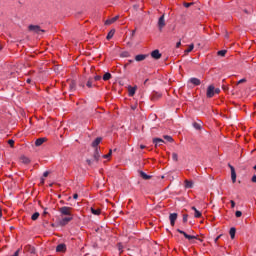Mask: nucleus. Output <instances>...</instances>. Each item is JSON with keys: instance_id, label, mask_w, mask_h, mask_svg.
I'll return each instance as SVG.
<instances>
[{"instance_id": "1", "label": "nucleus", "mask_w": 256, "mask_h": 256, "mask_svg": "<svg viewBox=\"0 0 256 256\" xmlns=\"http://www.w3.org/2000/svg\"><path fill=\"white\" fill-rule=\"evenodd\" d=\"M28 31L33 33V35H43V33H45V30L41 29L39 25H29Z\"/></svg>"}, {"instance_id": "2", "label": "nucleus", "mask_w": 256, "mask_h": 256, "mask_svg": "<svg viewBox=\"0 0 256 256\" xmlns=\"http://www.w3.org/2000/svg\"><path fill=\"white\" fill-rule=\"evenodd\" d=\"M58 211H59L61 217H63V216H66V217L73 216V214L71 213V211H73V208H71V207L64 206V207L59 208Z\"/></svg>"}, {"instance_id": "3", "label": "nucleus", "mask_w": 256, "mask_h": 256, "mask_svg": "<svg viewBox=\"0 0 256 256\" xmlns=\"http://www.w3.org/2000/svg\"><path fill=\"white\" fill-rule=\"evenodd\" d=\"M206 97L208 99H211L212 97H215V86L209 85L206 92Z\"/></svg>"}, {"instance_id": "4", "label": "nucleus", "mask_w": 256, "mask_h": 256, "mask_svg": "<svg viewBox=\"0 0 256 256\" xmlns=\"http://www.w3.org/2000/svg\"><path fill=\"white\" fill-rule=\"evenodd\" d=\"M177 232L180 233L181 235H183L185 237V239H188V241L197 239V236L189 235V234H187V232H185L181 229H177Z\"/></svg>"}, {"instance_id": "5", "label": "nucleus", "mask_w": 256, "mask_h": 256, "mask_svg": "<svg viewBox=\"0 0 256 256\" xmlns=\"http://www.w3.org/2000/svg\"><path fill=\"white\" fill-rule=\"evenodd\" d=\"M165 14H163L159 19H158V29L159 31L163 30V27H165Z\"/></svg>"}, {"instance_id": "6", "label": "nucleus", "mask_w": 256, "mask_h": 256, "mask_svg": "<svg viewBox=\"0 0 256 256\" xmlns=\"http://www.w3.org/2000/svg\"><path fill=\"white\" fill-rule=\"evenodd\" d=\"M70 221H73V216H66V217H64V218H62V219L60 220V225H61L62 227H65V225H67L68 223H70Z\"/></svg>"}, {"instance_id": "7", "label": "nucleus", "mask_w": 256, "mask_h": 256, "mask_svg": "<svg viewBox=\"0 0 256 256\" xmlns=\"http://www.w3.org/2000/svg\"><path fill=\"white\" fill-rule=\"evenodd\" d=\"M178 214L177 213H171L169 215L170 224L172 227H175V222L177 221Z\"/></svg>"}, {"instance_id": "8", "label": "nucleus", "mask_w": 256, "mask_h": 256, "mask_svg": "<svg viewBox=\"0 0 256 256\" xmlns=\"http://www.w3.org/2000/svg\"><path fill=\"white\" fill-rule=\"evenodd\" d=\"M188 83H191L195 87H198V85H201V80L199 78L193 77L188 80Z\"/></svg>"}, {"instance_id": "9", "label": "nucleus", "mask_w": 256, "mask_h": 256, "mask_svg": "<svg viewBox=\"0 0 256 256\" xmlns=\"http://www.w3.org/2000/svg\"><path fill=\"white\" fill-rule=\"evenodd\" d=\"M162 94L159 92H152L151 94V101H159V99H161Z\"/></svg>"}, {"instance_id": "10", "label": "nucleus", "mask_w": 256, "mask_h": 256, "mask_svg": "<svg viewBox=\"0 0 256 256\" xmlns=\"http://www.w3.org/2000/svg\"><path fill=\"white\" fill-rule=\"evenodd\" d=\"M230 169H231V179H232V183H235L237 181V173H235V167L229 165Z\"/></svg>"}, {"instance_id": "11", "label": "nucleus", "mask_w": 256, "mask_h": 256, "mask_svg": "<svg viewBox=\"0 0 256 256\" xmlns=\"http://www.w3.org/2000/svg\"><path fill=\"white\" fill-rule=\"evenodd\" d=\"M57 253H65L67 251V246L65 244H59L56 247Z\"/></svg>"}, {"instance_id": "12", "label": "nucleus", "mask_w": 256, "mask_h": 256, "mask_svg": "<svg viewBox=\"0 0 256 256\" xmlns=\"http://www.w3.org/2000/svg\"><path fill=\"white\" fill-rule=\"evenodd\" d=\"M151 57L152 59H161V52H159V50H154L151 52Z\"/></svg>"}, {"instance_id": "13", "label": "nucleus", "mask_w": 256, "mask_h": 256, "mask_svg": "<svg viewBox=\"0 0 256 256\" xmlns=\"http://www.w3.org/2000/svg\"><path fill=\"white\" fill-rule=\"evenodd\" d=\"M153 143H154L155 147H161V145H163V143H165V141L161 138H154Z\"/></svg>"}, {"instance_id": "14", "label": "nucleus", "mask_w": 256, "mask_h": 256, "mask_svg": "<svg viewBox=\"0 0 256 256\" xmlns=\"http://www.w3.org/2000/svg\"><path fill=\"white\" fill-rule=\"evenodd\" d=\"M147 54H138L135 56V61H145L147 59Z\"/></svg>"}, {"instance_id": "15", "label": "nucleus", "mask_w": 256, "mask_h": 256, "mask_svg": "<svg viewBox=\"0 0 256 256\" xmlns=\"http://www.w3.org/2000/svg\"><path fill=\"white\" fill-rule=\"evenodd\" d=\"M137 91V86H129L128 87V95L129 97H133L135 95V92Z\"/></svg>"}, {"instance_id": "16", "label": "nucleus", "mask_w": 256, "mask_h": 256, "mask_svg": "<svg viewBox=\"0 0 256 256\" xmlns=\"http://www.w3.org/2000/svg\"><path fill=\"white\" fill-rule=\"evenodd\" d=\"M117 19H119V15L106 20L105 21V25H113V23H115V21H117Z\"/></svg>"}, {"instance_id": "17", "label": "nucleus", "mask_w": 256, "mask_h": 256, "mask_svg": "<svg viewBox=\"0 0 256 256\" xmlns=\"http://www.w3.org/2000/svg\"><path fill=\"white\" fill-rule=\"evenodd\" d=\"M99 157H101V155L99 154V148H95L94 155H93V161H95L97 163L99 161Z\"/></svg>"}, {"instance_id": "18", "label": "nucleus", "mask_w": 256, "mask_h": 256, "mask_svg": "<svg viewBox=\"0 0 256 256\" xmlns=\"http://www.w3.org/2000/svg\"><path fill=\"white\" fill-rule=\"evenodd\" d=\"M45 141H47V138H38V139L35 141L36 147H41V145L44 144Z\"/></svg>"}, {"instance_id": "19", "label": "nucleus", "mask_w": 256, "mask_h": 256, "mask_svg": "<svg viewBox=\"0 0 256 256\" xmlns=\"http://www.w3.org/2000/svg\"><path fill=\"white\" fill-rule=\"evenodd\" d=\"M140 177H142V179H144L145 181H149V179H151V175H147V173L140 171Z\"/></svg>"}, {"instance_id": "20", "label": "nucleus", "mask_w": 256, "mask_h": 256, "mask_svg": "<svg viewBox=\"0 0 256 256\" xmlns=\"http://www.w3.org/2000/svg\"><path fill=\"white\" fill-rule=\"evenodd\" d=\"M102 138L98 137L96 138L93 142H92V147H94L95 149H97V146L99 145V143H101Z\"/></svg>"}, {"instance_id": "21", "label": "nucleus", "mask_w": 256, "mask_h": 256, "mask_svg": "<svg viewBox=\"0 0 256 256\" xmlns=\"http://www.w3.org/2000/svg\"><path fill=\"white\" fill-rule=\"evenodd\" d=\"M192 211H194V217H196L197 219H199V217H201V212L199 210H197V208L195 206L192 207Z\"/></svg>"}, {"instance_id": "22", "label": "nucleus", "mask_w": 256, "mask_h": 256, "mask_svg": "<svg viewBox=\"0 0 256 256\" xmlns=\"http://www.w3.org/2000/svg\"><path fill=\"white\" fill-rule=\"evenodd\" d=\"M20 159H21V162L24 163V165H29V163H31V160L26 156H22Z\"/></svg>"}, {"instance_id": "23", "label": "nucleus", "mask_w": 256, "mask_h": 256, "mask_svg": "<svg viewBox=\"0 0 256 256\" xmlns=\"http://www.w3.org/2000/svg\"><path fill=\"white\" fill-rule=\"evenodd\" d=\"M186 189H193V181L185 180Z\"/></svg>"}, {"instance_id": "24", "label": "nucleus", "mask_w": 256, "mask_h": 256, "mask_svg": "<svg viewBox=\"0 0 256 256\" xmlns=\"http://www.w3.org/2000/svg\"><path fill=\"white\" fill-rule=\"evenodd\" d=\"M235 233H237V229H235V227H232L229 231L231 239H235Z\"/></svg>"}, {"instance_id": "25", "label": "nucleus", "mask_w": 256, "mask_h": 256, "mask_svg": "<svg viewBox=\"0 0 256 256\" xmlns=\"http://www.w3.org/2000/svg\"><path fill=\"white\" fill-rule=\"evenodd\" d=\"M91 213L93 214V215H101V209H99V208H91Z\"/></svg>"}, {"instance_id": "26", "label": "nucleus", "mask_w": 256, "mask_h": 256, "mask_svg": "<svg viewBox=\"0 0 256 256\" xmlns=\"http://www.w3.org/2000/svg\"><path fill=\"white\" fill-rule=\"evenodd\" d=\"M113 35H115V30H111V31L108 33L106 39H107L108 41H110V39H113Z\"/></svg>"}, {"instance_id": "27", "label": "nucleus", "mask_w": 256, "mask_h": 256, "mask_svg": "<svg viewBox=\"0 0 256 256\" xmlns=\"http://www.w3.org/2000/svg\"><path fill=\"white\" fill-rule=\"evenodd\" d=\"M109 79H111V73L106 72V73L103 75V81H109Z\"/></svg>"}, {"instance_id": "28", "label": "nucleus", "mask_w": 256, "mask_h": 256, "mask_svg": "<svg viewBox=\"0 0 256 256\" xmlns=\"http://www.w3.org/2000/svg\"><path fill=\"white\" fill-rule=\"evenodd\" d=\"M193 49H195V45L194 44H190L188 49H186L184 51V53H191V51H193Z\"/></svg>"}, {"instance_id": "29", "label": "nucleus", "mask_w": 256, "mask_h": 256, "mask_svg": "<svg viewBox=\"0 0 256 256\" xmlns=\"http://www.w3.org/2000/svg\"><path fill=\"white\" fill-rule=\"evenodd\" d=\"M86 87H88L89 89L93 87V78H89V80L86 83Z\"/></svg>"}, {"instance_id": "30", "label": "nucleus", "mask_w": 256, "mask_h": 256, "mask_svg": "<svg viewBox=\"0 0 256 256\" xmlns=\"http://www.w3.org/2000/svg\"><path fill=\"white\" fill-rule=\"evenodd\" d=\"M39 212H35L32 216H31V219L32 221H37L39 219Z\"/></svg>"}, {"instance_id": "31", "label": "nucleus", "mask_w": 256, "mask_h": 256, "mask_svg": "<svg viewBox=\"0 0 256 256\" xmlns=\"http://www.w3.org/2000/svg\"><path fill=\"white\" fill-rule=\"evenodd\" d=\"M193 127H194V129H197V131H201V124L200 123L194 122Z\"/></svg>"}, {"instance_id": "32", "label": "nucleus", "mask_w": 256, "mask_h": 256, "mask_svg": "<svg viewBox=\"0 0 256 256\" xmlns=\"http://www.w3.org/2000/svg\"><path fill=\"white\" fill-rule=\"evenodd\" d=\"M226 54H227V50H220V51H218V55L220 57H225Z\"/></svg>"}, {"instance_id": "33", "label": "nucleus", "mask_w": 256, "mask_h": 256, "mask_svg": "<svg viewBox=\"0 0 256 256\" xmlns=\"http://www.w3.org/2000/svg\"><path fill=\"white\" fill-rule=\"evenodd\" d=\"M164 139H165L166 141H168L169 143H173V137H171V136H169V135H165V136H164Z\"/></svg>"}, {"instance_id": "34", "label": "nucleus", "mask_w": 256, "mask_h": 256, "mask_svg": "<svg viewBox=\"0 0 256 256\" xmlns=\"http://www.w3.org/2000/svg\"><path fill=\"white\" fill-rule=\"evenodd\" d=\"M111 155H113V150H109V153L104 155L103 158L104 159H109V157H111Z\"/></svg>"}, {"instance_id": "35", "label": "nucleus", "mask_w": 256, "mask_h": 256, "mask_svg": "<svg viewBox=\"0 0 256 256\" xmlns=\"http://www.w3.org/2000/svg\"><path fill=\"white\" fill-rule=\"evenodd\" d=\"M172 159L173 161H179V156L177 155V153H172Z\"/></svg>"}, {"instance_id": "36", "label": "nucleus", "mask_w": 256, "mask_h": 256, "mask_svg": "<svg viewBox=\"0 0 256 256\" xmlns=\"http://www.w3.org/2000/svg\"><path fill=\"white\" fill-rule=\"evenodd\" d=\"M75 87H76V84H75L74 81H72V82L70 83V89H71V91H75Z\"/></svg>"}, {"instance_id": "37", "label": "nucleus", "mask_w": 256, "mask_h": 256, "mask_svg": "<svg viewBox=\"0 0 256 256\" xmlns=\"http://www.w3.org/2000/svg\"><path fill=\"white\" fill-rule=\"evenodd\" d=\"M191 5H193V2H190V3L185 2L184 3V7H186L187 9H189V7H191Z\"/></svg>"}, {"instance_id": "38", "label": "nucleus", "mask_w": 256, "mask_h": 256, "mask_svg": "<svg viewBox=\"0 0 256 256\" xmlns=\"http://www.w3.org/2000/svg\"><path fill=\"white\" fill-rule=\"evenodd\" d=\"M8 144L10 147H13L15 145V141L13 139L8 140Z\"/></svg>"}, {"instance_id": "39", "label": "nucleus", "mask_w": 256, "mask_h": 256, "mask_svg": "<svg viewBox=\"0 0 256 256\" xmlns=\"http://www.w3.org/2000/svg\"><path fill=\"white\" fill-rule=\"evenodd\" d=\"M118 251H120V253H123V244H118Z\"/></svg>"}, {"instance_id": "40", "label": "nucleus", "mask_w": 256, "mask_h": 256, "mask_svg": "<svg viewBox=\"0 0 256 256\" xmlns=\"http://www.w3.org/2000/svg\"><path fill=\"white\" fill-rule=\"evenodd\" d=\"M188 217H189V215H187V214L183 215V223H187Z\"/></svg>"}, {"instance_id": "41", "label": "nucleus", "mask_w": 256, "mask_h": 256, "mask_svg": "<svg viewBox=\"0 0 256 256\" xmlns=\"http://www.w3.org/2000/svg\"><path fill=\"white\" fill-rule=\"evenodd\" d=\"M215 93H216V95H219V93H221V89H219V88H214V95H215Z\"/></svg>"}, {"instance_id": "42", "label": "nucleus", "mask_w": 256, "mask_h": 256, "mask_svg": "<svg viewBox=\"0 0 256 256\" xmlns=\"http://www.w3.org/2000/svg\"><path fill=\"white\" fill-rule=\"evenodd\" d=\"M235 215H236V217H241V215H243V212L238 210L235 212Z\"/></svg>"}, {"instance_id": "43", "label": "nucleus", "mask_w": 256, "mask_h": 256, "mask_svg": "<svg viewBox=\"0 0 256 256\" xmlns=\"http://www.w3.org/2000/svg\"><path fill=\"white\" fill-rule=\"evenodd\" d=\"M240 83H247V79L243 78V79L239 80L238 85H240Z\"/></svg>"}, {"instance_id": "44", "label": "nucleus", "mask_w": 256, "mask_h": 256, "mask_svg": "<svg viewBox=\"0 0 256 256\" xmlns=\"http://www.w3.org/2000/svg\"><path fill=\"white\" fill-rule=\"evenodd\" d=\"M122 57H129V52H127V51L123 52Z\"/></svg>"}, {"instance_id": "45", "label": "nucleus", "mask_w": 256, "mask_h": 256, "mask_svg": "<svg viewBox=\"0 0 256 256\" xmlns=\"http://www.w3.org/2000/svg\"><path fill=\"white\" fill-rule=\"evenodd\" d=\"M230 203H231V208L234 209L235 208V201L231 200Z\"/></svg>"}, {"instance_id": "46", "label": "nucleus", "mask_w": 256, "mask_h": 256, "mask_svg": "<svg viewBox=\"0 0 256 256\" xmlns=\"http://www.w3.org/2000/svg\"><path fill=\"white\" fill-rule=\"evenodd\" d=\"M94 79H95L96 81H101V76L97 75V76L94 77Z\"/></svg>"}, {"instance_id": "47", "label": "nucleus", "mask_w": 256, "mask_h": 256, "mask_svg": "<svg viewBox=\"0 0 256 256\" xmlns=\"http://www.w3.org/2000/svg\"><path fill=\"white\" fill-rule=\"evenodd\" d=\"M43 177H49V171H45V172L43 173Z\"/></svg>"}, {"instance_id": "48", "label": "nucleus", "mask_w": 256, "mask_h": 256, "mask_svg": "<svg viewBox=\"0 0 256 256\" xmlns=\"http://www.w3.org/2000/svg\"><path fill=\"white\" fill-rule=\"evenodd\" d=\"M181 47V41L176 43V48L179 49Z\"/></svg>"}, {"instance_id": "49", "label": "nucleus", "mask_w": 256, "mask_h": 256, "mask_svg": "<svg viewBox=\"0 0 256 256\" xmlns=\"http://www.w3.org/2000/svg\"><path fill=\"white\" fill-rule=\"evenodd\" d=\"M86 161H87L88 165H90V166L93 165V161L91 159H88Z\"/></svg>"}, {"instance_id": "50", "label": "nucleus", "mask_w": 256, "mask_h": 256, "mask_svg": "<svg viewBox=\"0 0 256 256\" xmlns=\"http://www.w3.org/2000/svg\"><path fill=\"white\" fill-rule=\"evenodd\" d=\"M252 183H256V175H254L251 179Z\"/></svg>"}, {"instance_id": "51", "label": "nucleus", "mask_w": 256, "mask_h": 256, "mask_svg": "<svg viewBox=\"0 0 256 256\" xmlns=\"http://www.w3.org/2000/svg\"><path fill=\"white\" fill-rule=\"evenodd\" d=\"M136 30H133L131 33V38L135 37Z\"/></svg>"}, {"instance_id": "52", "label": "nucleus", "mask_w": 256, "mask_h": 256, "mask_svg": "<svg viewBox=\"0 0 256 256\" xmlns=\"http://www.w3.org/2000/svg\"><path fill=\"white\" fill-rule=\"evenodd\" d=\"M219 239H221V236H218V237L215 238V240H214L215 243H217L219 241Z\"/></svg>"}, {"instance_id": "53", "label": "nucleus", "mask_w": 256, "mask_h": 256, "mask_svg": "<svg viewBox=\"0 0 256 256\" xmlns=\"http://www.w3.org/2000/svg\"><path fill=\"white\" fill-rule=\"evenodd\" d=\"M79 198V195L78 194H74L73 195V199H78Z\"/></svg>"}, {"instance_id": "54", "label": "nucleus", "mask_w": 256, "mask_h": 256, "mask_svg": "<svg viewBox=\"0 0 256 256\" xmlns=\"http://www.w3.org/2000/svg\"><path fill=\"white\" fill-rule=\"evenodd\" d=\"M131 109H132L133 111H135V109H137V106H136V105L131 106Z\"/></svg>"}, {"instance_id": "55", "label": "nucleus", "mask_w": 256, "mask_h": 256, "mask_svg": "<svg viewBox=\"0 0 256 256\" xmlns=\"http://www.w3.org/2000/svg\"><path fill=\"white\" fill-rule=\"evenodd\" d=\"M47 208H44V212H43V215H47Z\"/></svg>"}, {"instance_id": "56", "label": "nucleus", "mask_w": 256, "mask_h": 256, "mask_svg": "<svg viewBox=\"0 0 256 256\" xmlns=\"http://www.w3.org/2000/svg\"><path fill=\"white\" fill-rule=\"evenodd\" d=\"M31 253H35V249L32 247L30 250Z\"/></svg>"}, {"instance_id": "57", "label": "nucleus", "mask_w": 256, "mask_h": 256, "mask_svg": "<svg viewBox=\"0 0 256 256\" xmlns=\"http://www.w3.org/2000/svg\"><path fill=\"white\" fill-rule=\"evenodd\" d=\"M140 149H145V145H140Z\"/></svg>"}, {"instance_id": "58", "label": "nucleus", "mask_w": 256, "mask_h": 256, "mask_svg": "<svg viewBox=\"0 0 256 256\" xmlns=\"http://www.w3.org/2000/svg\"><path fill=\"white\" fill-rule=\"evenodd\" d=\"M26 82H27V83H31V79H27Z\"/></svg>"}, {"instance_id": "59", "label": "nucleus", "mask_w": 256, "mask_h": 256, "mask_svg": "<svg viewBox=\"0 0 256 256\" xmlns=\"http://www.w3.org/2000/svg\"><path fill=\"white\" fill-rule=\"evenodd\" d=\"M147 81H149V79H146V80L144 81V85H146V84H147Z\"/></svg>"}, {"instance_id": "60", "label": "nucleus", "mask_w": 256, "mask_h": 256, "mask_svg": "<svg viewBox=\"0 0 256 256\" xmlns=\"http://www.w3.org/2000/svg\"><path fill=\"white\" fill-rule=\"evenodd\" d=\"M1 49H3V47L0 46V51H1Z\"/></svg>"}, {"instance_id": "61", "label": "nucleus", "mask_w": 256, "mask_h": 256, "mask_svg": "<svg viewBox=\"0 0 256 256\" xmlns=\"http://www.w3.org/2000/svg\"><path fill=\"white\" fill-rule=\"evenodd\" d=\"M254 169H256V165L254 166Z\"/></svg>"}]
</instances>
